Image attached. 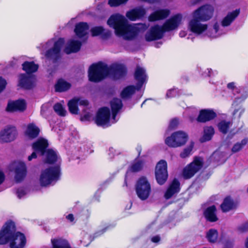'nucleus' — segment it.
Returning <instances> with one entry per match:
<instances>
[{"mask_svg":"<svg viewBox=\"0 0 248 248\" xmlns=\"http://www.w3.org/2000/svg\"><path fill=\"white\" fill-rule=\"evenodd\" d=\"M181 14H177L160 26L158 24L152 26L145 34V39L147 42H151L161 39L166 32L176 29L182 20Z\"/></svg>","mask_w":248,"mask_h":248,"instance_id":"obj_6","label":"nucleus"},{"mask_svg":"<svg viewBox=\"0 0 248 248\" xmlns=\"http://www.w3.org/2000/svg\"><path fill=\"white\" fill-rule=\"evenodd\" d=\"M146 13V11L144 8L139 6L127 11L126 16L131 21H136L143 18Z\"/></svg>","mask_w":248,"mask_h":248,"instance_id":"obj_15","label":"nucleus"},{"mask_svg":"<svg viewBox=\"0 0 248 248\" xmlns=\"http://www.w3.org/2000/svg\"><path fill=\"white\" fill-rule=\"evenodd\" d=\"M53 248H71L67 241L62 239H51Z\"/></svg>","mask_w":248,"mask_h":248,"instance_id":"obj_33","label":"nucleus"},{"mask_svg":"<svg viewBox=\"0 0 248 248\" xmlns=\"http://www.w3.org/2000/svg\"><path fill=\"white\" fill-rule=\"evenodd\" d=\"M193 146L194 143L191 142L188 147L185 148L183 150V151L180 153V157L182 158H185L188 157L191 154Z\"/></svg>","mask_w":248,"mask_h":248,"instance_id":"obj_42","label":"nucleus"},{"mask_svg":"<svg viewBox=\"0 0 248 248\" xmlns=\"http://www.w3.org/2000/svg\"><path fill=\"white\" fill-rule=\"evenodd\" d=\"M5 179V175L3 172L0 170V185H1Z\"/></svg>","mask_w":248,"mask_h":248,"instance_id":"obj_60","label":"nucleus"},{"mask_svg":"<svg viewBox=\"0 0 248 248\" xmlns=\"http://www.w3.org/2000/svg\"><path fill=\"white\" fill-rule=\"evenodd\" d=\"M94 122L97 126L103 128L108 127L113 124L112 118L110 119L109 108L106 107L100 108L96 113Z\"/></svg>","mask_w":248,"mask_h":248,"instance_id":"obj_9","label":"nucleus"},{"mask_svg":"<svg viewBox=\"0 0 248 248\" xmlns=\"http://www.w3.org/2000/svg\"><path fill=\"white\" fill-rule=\"evenodd\" d=\"M6 80L1 77H0V93L4 90L6 87Z\"/></svg>","mask_w":248,"mask_h":248,"instance_id":"obj_53","label":"nucleus"},{"mask_svg":"<svg viewBox=\"0 0 248 248\" xmlns=\"http://www.w3.org/2000/svg\"><path fill=\"white\" fill-rule=\"evenodd\" d=\"M134 77L136 80H143L145 81L147 76L145 69L138 65L135 70Z\"/></svg>","mask_w":248,"mask_h":248,"instance_id":"obj_34","label":"nucleus"},{"mask_svg":"<svg viewBox=\"0 0 248 248\" xmlns=\"http://www.w3.org/2000/svg\"><path fill=\"white\" fill-rule=\"evenodd\" d=\"M213 29L215 34L210 35V36L212 38H216L225 33V32L222 31V30L221 29L219 24L217 22L215 23L214 25Z\"/></svg>","mask_w":248,"mask_h":248,"instance_id":"obj_44","label":"nucleus"},{"mask_svg":"<svg viewBox=\"0 0 248 248\" xmlns=\"http://www.w3.org/2000/svg\"><path fill=\"white\" fill-rule=\"evenodd\" d=\"M108 25L114 29L115 35L126 41L134 40L140 33L149 27L145 23L129 24L125 17L119 14L111 15L107 21Z\"/></svg>","mask_w":248,"mask_h":248,"instance_id":"obj_2","label":"nucleus"},{"mask_svg":"<svg viewBox=\"0 0 248 248\" xmlns=\"http://www.w3.org/2000/svg\"><path fill=\"white\" fill-rule=\"evenodd\" d=\"M115 152L116 151L112 147L109 148L108 151V155L110 158L111 159L116 154Z\"/></svg>","mask_w":248,"mask_h":248,"instance_id":"obj_57","label":"nucleus"},{"mask_svg":"<svg viewBox=\"0 0 248 248\" xmlns=\"http://www.w3.org/2000/svg\"><path fill=\"white\" fill-rule=\"evenodd\" d=\"M40 130L38 127L33 124H29L26 131V135L30 139L36 138L39 134Z\"/></svg>","mask_w":248,"mask_h":248,"instance_id":"obj_30","label":"nucleus"},{"mask_svg":"<svg viewBox=\"0 0 248 248\" xmlns=\"http://www.w3.org/2000/svg\"><path fill=\"white\" fill-rule=\"evenodd\" d=\"M202 0H192L191 3L193 5H195L199 3L200 2L202 1Z\"/></svg>","mask_w":248,"mask_h":248,"instance_id":"obj_63","label":"nucleus"},{"mask_svg":"<svg viewBox=\"0 0 248 248\" xmlns=\"http://www.w3.org/2000/svg\"><path fill=\"white\" fill-rule=\"evenodd\" d=\"M79 148V150H78V153L77 154V159H80L81 157L82 158L83 156H86L92 153L91 151L89 150L88 147H86L85 145H83L82 147L80 146Z\"/></svg>","mask_w":248,"mask_h":248,"instance_id":"obj_40","label":"nucleus"},{"mask_svg":"<svg viewBox=\"0 0 248 248\" xmlns=\"http://www.w3.org/2000/svg\"><path fill=\"white\" fill-rule=\"evenodd\" d=\"M203 158L200 156H195L192 162L186 167L183 171V175L185 179L191 178L203 167Z\"/></svg>","mask_w":248,"mask_h":248,"instance_id":"obj_10","label":"nucleus"},{"mask_svg":"<svg viewBox=\"0 0 248 248\" xmlns=\"http://www.w3.org/2000/svg\"><path fill=\"white\" fill-rule=\"evenodd\" d=\"M91 32L93 36H101L103 39H108L112 34L111 31L108 29H104L102 26H96L91 29Z\"/></svg>","mask_w":248,"mask_h":248,"instance_id":"obj_19","label":"nucleus"},{"mask_svg":"<svg viewBox=\"0 0 248 248\" xmlns=\"http://www.w3.org/2000/svg\"><path fill=\"white\" fill-rule=\"evenodd\" d=\"M155 175L156 181L160 185H162L166 182L168 177L166 161L161 160L156 164Z\"/></svg>","mask_w":248,"mask_h":248,"instance_id":"obj_12","label":"nucleus"},{"mask_svg":"<svg viewBox=\"0 0 248 248\" xmlns=\"http://www.w3.org/2000/svg\"><path fill=\"white\" fill-rule=\"evenodd\" d=\"M22 69L28 74L34 73L37 71L38 65L35 64L33 62L26 61L22 64Z\"/></svg>","mask_w":248,"mask_h":248,"instance_id":"obj_32","label":"nucleus"},{"mask_svg":"<svg viewBox=\"0 0 248 248\" xmlns=\"http://www.w3.org/2000/svg\"><path fill=\"white\" fill-rule=\"evenodd\" d=\"M240 12V9H237L232 12L228 13L226 16H225L221 21V27H225L230 26L238 16Z\"/></svg>","mask_w":248,"mask_h":248,"instance_id":"obj_24","label":"nucleus"},{"mask_svg":"<svg viewBox=\"0 0 248 248\" xmlns=\"http://www.w3.org/2000/svg\"><path fill=\"white\" fill-rule=\"evenodd\" d=\"M248 143V140L244 139L240 142L236 143L232 148V153H236L240 151Z\"/></svg>","mask_w":248,"mask_h":248,"instance_id":"obj_38","label":"nucleus"},{"mask_svg":"<svg viewBox=\"0 0 248 248\" xmlns=\"http://www.w3.org/2000/svg\"><path fill=\"white\" fill-rule=\"evenodd\" d=\"M227 88L229 89L232 90L234 95H235L236 93H239V89L235 87L234 82H232L229 83L227 84Z\"/></svg>","mask_w":248,"mask_h":248,"instance_id":"obj_48","label":"nucleus"},{"mask_svg":"<svg viewBox=\"0 0 248 248\" xmlns=\"http://www.w3.org/2000/svg\"><path fill=\"white\" fill-rule=\"evenodd\" d=\"M188 138L187 135L182 131L172 133L165 139V143L170 147L176 148L186 144Z\"/></svg>","mask_w":248,"mask_h":248,"instance_id":"obj_11","label":"nucleus"},{"mask_svg":"<svg viewBox=\"0 0 248 248\" xmlns=\"http://www.w3.org/2000/svg\"><path fill=\"white\" fill-rule=\"evenodd\" d=\"M110 104L112 112V123H116L119 119L116 118L117 115L122 108L123 105L122 100L118 98H114L110 101Z\"/></svg>","mask_w":248,"mask_h":248,"instance_id":"obj_16","label":"nucleus"},{"mask_svg":"<svg viewBox=\"0 0 248 248\" xmlns=\"http://www.w3.org/2000/svg\"><path fill=\"white\" fill-rule=\"evenodd\" d=\"M237 205L233 199L230 197H226L220 205L223 212H228L236 208Z\"/></svg>","mask_w":248,"mask_h":248,"instance_id":"obj_26","label":"nucleus"},{"mask_svg":"<svg viewBox=\"0 0 248 248\" xmlns=\"http://www.w3.org/2000/svg\"><path fill=\"white\" fill-rule=\"evenodd\" d=\"M26 103L24 100H17L15 101L9 102L6 110L9 112L23 111L26 109Z\"/></svg>","mask_w":248,"mask_h":248,"instance_id":"obj_22","label":"nucleus"},{"mask_svg":"<svg viewBox=\"0 0 248 248\" xmlns=\"http://www.w3.org/2000/svg\"><path fill=\"white\" fill-rule=\"evenodd\" d=\"M214 133V129L212 126L205 127L204 128V133L202 137L200 139V141L201 142H204L209 141L212 138Z\"/></svg>","mask_w":248,"mask_h":248,"instance_id":"obj_31","label":"nucleus"},{"mask_svg":"<svg viewBox=\"0 0 248 248\" xmlns=\"http://www.w3.org/2000/svg\"><path fill=\"white\" fill-rule=\"evenodd\" d=\"M136 92V87L134 85H129L124 88L121 93L120 96L124 99L131 98Z\"/></svg>","mask_w":248,"mask_h":248,"instance_id":"obj_28","label":"nucleus"},{"mask_svg":"<svg viewBox=\"0 0 248 248\" xmlns=\"http://www.w3.org/2000/svg\"><path fill=\"white\" fill-rule=\"evenodd\" d=\"M27 169L25 164L20 162L15 169V179L17 183L22 181L26 175Z\"/></svg>","mask_w":248,"mask_h":248,"instance_id":"obj_23","label":"nucleus"},{"mask_svg":"<svg viewBox=\"0 0 248 248\" xmlns=\"http://www.w3.org/2000/svg\"><path fill=\"white\" fill-rule=\"evenodd\" d=\"M216 116V113L212 110L202 109L200 111L197 121L199 123H205L213 120Z\"/></svg>","mask_w":248,"mask_h":248,"instance_id":"obj_20","label":"nucleus"},{"mask_svg":"<svg viewBox=\"0 0 248 248\" xmlns=\"http://www.w3.org/2000/svg\"><path fill=\"white\" fill-rule=\"evenodd\" d=\"M66 218L70 220L71 222H72L74 219V216L73 214H70L66 216Z\"/></svg>","mask_w":248,"mask_h":248,"instance_id":"obj_61","label":"nucleus"},{"mask_svg":"<svg viewBox=\"0 0 248 248\" xmlns=\"http://www.w3.org/2000/svg\"><path fill=\"white\" fill-rule=\"evenodd\" d=\"M34 152H33L31 155H29L28 156V160L31 161L33 158H36L37 157V155L36 152L38 153V152L35 151L33 149Z\"/></svg>","mask_w":248,"mask_h":248,"instance_id":"obj_59","label":"nucleus"},{"mask_svg":"<svg viewBox=\"0 0 248 248\" xmlns=\"http://www.w3.org/2000/svg\"><path fill=\"white\" fill-rule=\"evenodd\" d=\"M64 43V39L60 38L55 42H54L53 39H52L45 44H41L38 48L44 50L54 44L53 47L46 51L45 56L46 60L51 61L53 63H56L61 58V51Z\"/></svg>","mask_w":248,"mask_h":248,"instance_id":"obj_7","label":"nucleus"},{"mask_svg":"<svg viewBox=\"0 0 248 248\" xmlns=\"http://www.w3.org/2000/svg\"><path fill=\"white\" fill-rule=\"evenodd\" d=\"M15 223L12 220L6 222L0 231V245L10 242L11 248H23L26 242L25 235L16 232Z\"/></svg>","mask_w":248,"mask_h":248,"instance_id":"obj_4","label":"nucleus"},{"mask_svg":"<svg viewBox=\"0 0 248 248\" xmlns=\"http://www.w3.org/2000/svg\"><path fill=\"white\" fill-rule=\"evenodd\" d=\"M81 45V43L79 41L70 40L67 42L64 51L67 54L76 53L79 51Z\"/></svg>","mask_w":248,"mask_h":248,"instance_id":"obj_25","label":"nucleus"},{"mask_svg":"<svg viewBox=\"0 0 248 248\" xmlns=\"http://www.w3.org/2000/svg\"><path fill=\"white\" fill-rule=\"evenodd\" d=\"M89 30V26L87 23L80 22L76 25L74 32L78 38H82L88 35Z\"/></svg>","mask_w":248,"mask_h":248,"instance_id":"obj_21","label":"nucleus"},{"mask_svg":"<svg viewBox=\"0 0 248 248\" xmlns=\"http://www.w3.org/2000/svg\"><path fill=\"white\" fill-rule=\"evenodd\" d=\"M237 230L240 232H248V221L239 226Z\"/></svg>","mask_w":248,"mask_h":248,"instance_id":"obj_51","label":"nucleus"},{"mask_svg":"<svg viewBox=\"0 0 248 248\" xmlns=\"http://www.w3.org/2000/svg\"><path fill=\"white\" fill-rule=\"evenodd\" d=\"M144 165V162L142 160H139L133 163L130 168V170L132 172H136L140 171Z\"/></svg>","mask_w":248,"mask_h":248,"instance_id":"obj_41","label":"nucleus"},{"mask_svg":"<svg viewBox=\"0 0 248 248\" xmlns=\"http://www.w3.org/2000/svg\"><path fill=\"white\" fill-rule=\"evenodd\" d=\"M92 115L90 113H87L82 116L80 118L82 121H89L91 120Z\"/></svg>","mask_w":248,"mask_h":248,"instance_id":"obj_54","label":"nucleus"},{"mask_svg":"<svg viewBox=\"0 0 248 248\" xmlns=\"http://www.w3.org/2000/svg\"><path fill=\"white\" fill-rule=\"evenodd\" d=\"M16 127L8 126L0 132V142H8L15 140L16 135Z\"/></svg>","mask_w":248,"mask_h":248,"instance_id":"obj_14","label":"nucleus"},{"mask_svg":"<svg viewBox=\"0 0 248 248\" xmlns=\"http://www.w3.org/2000/svg\"><path fill=\"white\" fill-rule=\"evenodd\" d=\"M127 73L126 67L122 64L113 63L108 66L100 62L92 64L89 68L88 77L90 81L98 82L108 76L114 79L124 77Z\"/></svg>","mask_w":248,"mask_h":248,"instance_id":"obj_3","label":"nucleus"},{"mask_svg":"<svg viewBox=\"0 0 248 248\" xmlns=\"http://www.w3.org/2000/svg\"><path fill=\"white\" fill-rule=\"evenodd\" d=\"M214 8L210 5H203L193 12L192 19L188 24V29L191 31L199 35L207 29L206 24H202V21L209 20L213 16Z\"/></svg>","mask_w":248,"mask_h":248,"instance_id":"obj_5","label":"nucleus"},{"mask_svg":"<svg viewBox=\"0 0 248 248\" xmlns=\"http://www.w3.org/2000/svg\"><path fill=\"white\" fill-rule=\"evenodd\" d=\"M138 82L135 87H136V91H139L141 88L144 82H145L143 80H137Z\"/></svg>","mask_w":248,"mask_h":248,"instance_id":"obj_56","label":"nucleus"},{"mask_svg":"<svg viewBox=\"0 0 248 248\" xmlns=\"http://www.w3.org/2000/svg\"><path fill=\"white\" fill-rule=\"evenodd\" d=\"M231 125L230 122H227L225 120L221 121L217 124L219 131L223 134L228 133L229 129Z\"/></svg>","mask_w":248,"mask_h":248,"instance_id":"obj_35","label":"nucleus"},{"mask_svg":"<svg viewBox=\"0 0 248 248\" xmlns=\"http://www.w3.org/2000/svg\"><path fill=\"white\" fill-rule=\"evenodd\" d=\"M136 150H137V152H138V157H139V156H140L141 152V150H142L141 146L140 145H138L136 148Z\"/></svg>","mask_w":248,"mask_h":248,"instance_id":"obj_62","label":"nucleus"},{"mask_svg":"<svg viewBox=\"0 0 248 248\" xmlns=\"http://www.w3.org/2000/svg\"><path fill=\"white\" fill-rule=\"evenodd\" d=\"M135 190L137 196L141 201L148 199L151 193V186L146 177L141 176L137 180Z\"/></svg>","mask_w":248,"mask_h":248,"instance_id":"obj_8","label":"nucleus"},{"mask_svg":"<svg viewBox=\"0 0 248 248\" xmlns=\"http://www.w3.org/2000/svg\"><path fill=\"white\" fill-rule=\"evenodd\" d=\"M170 14L169 9H158L153 12L148 17L150 22H154L166 18Z\"/></svg>","mask_w":248,"mask_h":248,"instance_id":"obj_17","label":"nucleus"},{"mask_svg":"<svg viewBox=\"0 0 248 248\" xmlns=\"http://www.w3.org/2000/svg\"><path fill=\"white\" fill-rule=\"evenodd\" d=\"M247 97V95L242 94L236 96L234 98V101L232 103V105L234 106L235 104H237V103L242 102V101H244Z\"/></svg>","mask_w":248,"mask_h":248,"instance_id":"obj_50","label":"nucleus"},{"mask_svg":"<svg viewBox=\"0 0 248 248\" xmlns=\"http://www.w3.org/2000/svg\"><path fill=\"white\" fill-rule=\"evenodd\" d=\"M68 107L69 111L74 114L78 113V102L75 98L70 100L68 103Z\"/></svg>","mask_w":248,"mask_h":248,"instance_id":"obj_37","label":"nucleus"},{"mask_svg":"<svg viewBox=\"0 0 248 248\" xmlns=\"http://www.w3.org/2000/svg\"><path fill=\"white\" fill-rule=\"evenodd\" d=\"M34 77L32 75L21 74L18 76V86L21 88L30 90L34 86Z\"/></svg>","mask_w":248,"mask_h":248,"instance_id":"obj_13","label":"nucleus"},{"mask_svg":"<svg viewBox=\"0 0 248 248\" xmlns=\"http://www.w3.org/2000/svg\"><path fill=\"white\" fill-rule=\"evenodd\" d=\"M180 186L179 181L177 179L174 178L165 193V198L167 200L170 199L174 195L177 194L180 190Z\"/></svg>","mask_w":248,"mask_h":248,"instance_id":"obj_18","label":"nucleus"},{"mask_svg":"<svg viewBox=\"0 0 248 248\" xmlns=\"http://www.w3.org/2000/svg\"><path fill=\"white\" fill-rule=\"evenodd\" d=\"M178 124V121L177 119L174 118L172 119L169 124V129H173L176 127Z\"/></svg>","mask_w":248,"mask_h":248,"instance_id":"obj_52","label":"nucleus"},{"mask_svg":"<svg viewBox=\"0 0 248 248\" xmlns=\"http://www.w3.org/2000/svg\"><path fill=\"white\" fill-rule=\"evenodd\" d=\"M216 207L215 205H212L206 209L204 212V216L207 220L210 222H215L218 218L216 215Z\"/></svg>","mask_w":248,"mask_h":248,"instance_id":"obj_27","label":"nucleus"},{"mask_svg":"<svg viewBox=\"0 0 248 248\" xmlns=\"http://www.w3.org/2000/svg\"><path fill=\"white\" fill-rule=\"evenodd\" d=\"M160 240V237L159 235H155L151 238V241L153 243H158Z\"/></svg>","mask_w":248,"mask_h":248,"instance_id":"obj_58","label":"nucleus"},{"mask_svg":"<svg viewBox=\"0 0 248 248\" xmlns=\"http://www.w3.org/2000/svg\"><path fill=\"white\" fill-rule=\"evenodd\" d=\"M48 146L47 140L43 138L38 139L32 145V149L45 156L44 160L46 163L56 164L41 171L39 181L42 186L53 185L60 179L61 175V158L56 150L52 149L46 150Z\"/></svg>","mask_w":248,"mask_h":248,"instance_id":"obj_1","label":"nucleus"},{"mask_svg":"<svg viewBox=\"0 0 248 248\" xmlns=\"http://www.w3.org/2000/svg\"><path fill=\"white\" fill-rule=\"evenodd\" d=\"M128 0H109L108 4L110 7H116L122 4L125 3Z\"/></svg>","mask_w":248,"mask_h":248,"instance_id":"obj_47","label":"nucleus"},{"mask_svg":"<svg viewBox=\"0 0 248 248\" xmlns=\"http://www.w3.org/2000/svg\"><path fill=\"white\" fill-rule=\"evenodd\" d=\"M76 101L78 102V105L87 106L88 105V101L85 99H80L79 98H76Z\"/></svg>","mask_w":248,"mask_h":248,"instance_id":"obj_55","label":"nucleus"},{"mask_svg":"<svg viewBox=\"0 0 248 248\" xmlns=\"http://www.w3.org/2000/svg\"><path fill=\"white\" fill-rule=\"evenodd\" d=\"M182 93V92L178 89H172L169 90L166 93L167 98L175 97Z\"/></svg>","mask_w":248,"mask_h":248,"instance_id":"obj_45","label":"nucleus"},{"mask_svg":"<svg viewBox=\"0 0 248 248\" xmlns=\"http://www.w3.org/2000/svg\"><path fill=\"white\" fill-rule=\"evenodd\" d=\"M186 33L184 31H181L179 33V35L181 37H184L186 36Z\"/></svg>","mask_w":248,"mask_h":248,"instance_id":"obj_64","label":"nucleus"},{"mask_svg":"<svg viewBox=\"0 0 248 248\" xmlns=\"http://www.w3.org/2000/svg\"><path fill=\"white\" fill-rule=\"evenodd\" d=\"M71 86L70 83L65 81L62 79H60L58 80L55 85L56 92H64L69 90Z\"/></svg>","mask_w":248,"mask_h":248,"instance_id":"obj_29","label":"nucleus"},{"mask_svg":"<svg viewBox=\"0 0 248 248\" xmlns=\"http://www.w3.org/2000/svg\"><path fill=\"white\" fill-rule=\"evenodd\" d=\"M27 193L26 190L24 187H19L16 189V194L19 199H21Z\"/></svg>","mask_w":248,"mask_h":248,"instance_id":"obj_49","label":"nucleus"},{"mask_svg":"<svg viewBox=\"0 0 248 248\" xmlns=\"http://www.w3.org/2000/svg\"><path fill=\"white\" fill-rule=\"evenodd\" d=\"M53 109L56 113L61 116H64L66 115V111L63 108L62 105L57 103L53 106Z\"/></svg>","mask_w":248,"mask_h":248,"instance_id":"obj_43","label":"nucleus"},{"mask_svg":"<svg viewBox=\"0 0 248 248\" xmlns=\"http://www.w3.org/2000/svg\"><path fill=\"white\" fill-rule=\"evenodd\" d=\"M218 237V232L214 229H210L206 232V238L210 243H215L217 241Z\"/></svg>","mask_w":248,"mask_h":248,"instance_id":"obj_36","label":"nucleus"},{"mask_svg":"<svg viewBox=\"0 0 248 248\" xmlns=\"http://www.w3.org/2000/svg\"><path fill=\"white\" fill-rule=\"evenodd\" d=\"M198 70L200 73L202 77L203 78L212 77L216 74H217V72H213L211 69L207 68L204 71L201 67H198Z\"/></svg>","mask_w":248,"mask_h":248,"instance_id":"obj_39","label":"nucleus"},{"mask_svg":"<svg viewBox=\"0 0 248 248\" xmlns=\"http://www.w3.org/2000/svg\"><path fill=\"white\" fill-rule=\"evenodd\" d=\"M114 226H115L114 225H112V224L107 225V226L104 227L102 230H100V231L95 232L93 234V239L100 236L101 235L103 234L105 232H106L107 230H108L110 229L113 228V227H114Z\"/></svg>","mask_w":248,"mask_h":248,"instance_id":"obj_46","label":"nucleus"}]
</instances>
